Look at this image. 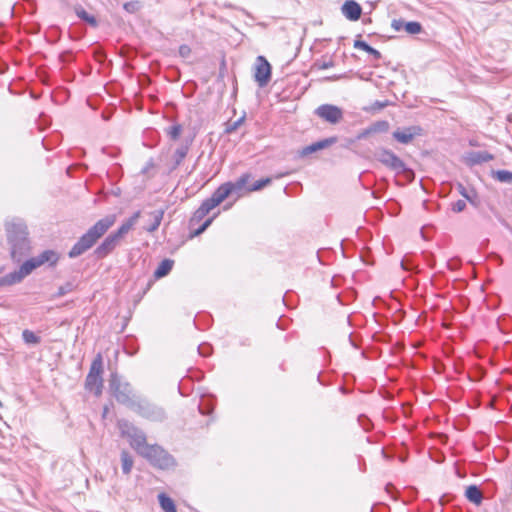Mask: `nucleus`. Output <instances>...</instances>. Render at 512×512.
<instances>
[{"label":"nucleus","instance_id":"nucleus-1","mask_svg":"<svg viewBox=\"0 0 512 512\" xmlns=\"http://www.w3.org/2000/svg\"><path fill=\"white\" fill-rule=\"evenodd\" d=\"M250 179V174H243L235 182H226L218 187L210 198L206 199L194 213L193 220H201L212 209L221 204L232 193H239L245 187Z\"/></svg>","mask_w":512,"mask_h":512},{"label":"nucleus","instance_id":"nucleus-2","mask_svg":"<svg viewBox=\"0 0 512 512\" xmlns=\"http://www.w3.org/2000/svg\"><path fill=\"white\" fill-rule=\"evenodd\" d=\"M115 221V215H108L97 221L71 248L69 257L76 258L90 249L114 225Z\"/></svg>","mask_w":512,"mask_h":512},{"label":"nucleus","instance_id":"nucleus-3","mask_svg":"<svg viewBox=\"0 0 512 512\" xmlns=\"http://www.w3.org/2000/svg\"><path fill=\"white\" fill-rule=\"evenodd\" d=\"M6 230L10 256L14 262H20L30 252L27 227L22 222H13L7 224Z\"/></svg>","mask_w":512,"mask_h":512},{"label":"nucleus","instance_id":"nucleus-4","mask_svg":"<svg viewBox=\"0 0 512 512\" xmlns=\"http://www.w3.org/2000/svg\"><path fill=\"white\" fill-rule=\"evenodd\" d=\"M118 428L121 436L126 437L129 440L131 447L136 450L138 454H141L144 448L148 446L144 432L130 422L126 420H119Z\"/></svg>","mask_w":512,"mask_h":512},{"label":"nucleus","instance_id":"nucleus-5","mask_svg":"<svg viewBox=\"0 0 512 512\" xmlns=\"http://www.w3.org/2000/svg\"><path fill=\"white\" fill-rule=\"evenodd\" d=\"M140 455L161 469H167L174 465L172 456L158 445H148Z\"/></svg>","mask_w":512,"mask_h":512},{"label":"nucleus","instance_id":"nucleus-6","mask_svg":"<svg viewBox=\"0 0 512 512\" xmlns=\"http://www.w3.org/2000/svg\"><path fill=\"white\" fill-rule=\"evenodd\" d=\"M103 362L100 354L93 360L90 371L86 377L85 387L96 396L101 395L103 388Z\"/></svg>","mask_w":512,"mask_h":512},{"label":"nucleus","instance_id":"nucleus-7","mask_svg":"<svg viewBox=\"0 0 512 512\" xmlns=\"http://www.w3.org/2000/svg\"><path fill=\"white\" fill-rule=\"evenodd\" d=\"M40 264L36 257L25 261L18 270L13 271L0 279V285L9 286L20 283L25 277L30 275Z\"/></svg>","mask_w":512,"mask_h":512},{"label":"nucleus","instance_id":"nucleus-8","mask_svg":"<svg viewBox=\"0 0 512 512\" xmlns=\"http://www.w3.org/2000/svg\"><path fill=\"white\" fill-rule=\"evenodd\" d=\"M376 158L383 165H385L386 167H388L398 173H400V172L411 173L406 168L404 162L390 150L383 149V150L379 151L376 155Z\"/></svg>","mask_w":512,"mask_h":512},{"label":"nucleus","instance_id":"nucleus-9","mask_svg":"<svg viewBox=\"0 0 512 512\" xmlns=\"http://www.w3.org/2000/svg\"><path fill=\"white\" fill-rule=\"evenodd\" d=\"M315 114L330 124H337L343 118L342 109L331 104L320 105L315 110Z\"/></svg>","mask_w":512,"mask_h":512},{"label":"nucleus","instance_id":"nucleus-10","mask_svg":"<svg viewBox=\"0 0 512 512\" xmlns=\"http://www.w3.org/2000/svg\"><path fill=\"white\" fill-rule=\"evenodd\" d=\"M254 77L260 87H264L270 81L271 66L263 56L256 58Z\"/></svg>","mask_w":512,"mask_h":512},{"label":"nucleus","instance_id":"nucleus-11","mask_svg":"<svg viewBox=\"0 0 512 512\" xmlns=\"http://www.w3.org/2000/svg\"><path fill=\"white\" fill-rule=\"evenodd\" d=\"M137 413L151 421H162L165 418L164 411L161 408L148 402L139 403Z\"/></svg>","mask_w":512,"mask_h":512},{"label":"nucleus","instance_id":"nucleus-12","mask_svg":"<svg viewBox=\"0 0 512 512\" xmlns=\"http://www.w3.org/2000/svg\"><path fill=\"white\" fill-rule=\"evenodd\" d=\"M110 389L118 402L127 403L130 400L128 385H122L116 375H112Z\"/></svg>","mask_w":512,"mask_h":512},{"label":"nucleus","instance_id":"nucleus-13","mask_svg":"<svg viewBox=\"0 0 512 512\" xmlns=\"http://www.w3.org/2000/svg\"><path fill=\"white\" fill-rule=\"evenodd\" d=\"M121 240L122 238L116 232L111 233L109 236L105 238L102 244L96 248V255L99 258L107 256L117 247Z\"/></svg>","mask_w":512,"mask_h":512},{"label":"nucleus","instance_id":"nucleus-14","mask_svg":"<svg viewBox=\"0 0 512 512\" xmlns=\"http://www.w3.org/2000/svg\"><path fill=\"white\" fill-rule=\"evenodd\" d=\"M422 129L418 126H411L403 130L393 132V137L402 144L410 143L415 136L421 135Z\"/></svg>","mask_w":512,"mask_h":512},{"label":"nucleus","instance_id":"nucleus-15","mask_svg":"<svg viewBox=\"0 0 512 512\" xmlns=\"http://www.w3.org/2000/svg\"><path fill=\"white\" fill-rule=\"evenodd\" d=\"M341 11L350 21H357L361 16L362 8L356 1L347 0L342 5Z\"/></svg>","mask_w":512,"mask_h":512},{"label":"nucleus","instance_id":"nucleus-16","mask_svg":"<svg viewBox=\"0 0 512 512\" xmlns=\"http://www.w3.org/2000/svg\"><path fill=\"white\" fill-rule=\"evenodd\" d=\"M336 142H337L336 137L326 138V139L317 141L309 146H306L305 148L302 149L300 154H301V156H307V155L317 152L319 150L325 149Z\"/></svg>","mask_w":512,"mask_h":512},{"label":"nucleus","instance_id":"nucleus-17","mask_svg":"<svg viewBox=\"0 0 512 512\" xmlns=\"http://www.w3.org/2000/svg\"><path fill=\"white\" fill-rule=\"evenodd\" d=\"M466 159L469 164L475 165L488 162L493 159V156L486 151H473L467 155Z\"/></svg>","mask_w":512,"mask_h":512},{"label":"nucleus","instance_id":"nucleus-18","mask_svg":"<svg viewBox=\"0 0 512 512\" xmlns=\"http://www.w3.org/2000/svg\"><path fill=\"white\" fill-rule=\"evenodd\" d=\"M139 218L140 212L137 211L119 227L116 233L123 239L134 228Z\"/></svg>","mask_w":512,"mask_h":512},{"label":"nucleus","instance_id":"nucleus-19","mask_svg":"<svg viewBox=\"0 0 512 512\" xmlns=\"http://www.w3.org/2000/svg\"><path fill=\"white\" fill-rule=\"evenodd\" d=\"M174 265V261L171 259H165L163 260L156 270L154 271V277L157 279H160L162 277H165L170 273Z\"/></svg>","mask_w":512,"mask_h":512},{"label":"nucleus","instance_id":"nucleus-20","mask_svg":"<svg viewBox=\"0 0 512 512\" xmlns=\"http://www.w3.org/2000/svg\"><path fill=\"white\" fill-rule=\"evenodd\" d=\"M465 496L470 502L476 505H479L483 499L481 490L475 485H470L466 488Z\"/></svg>","mask_w":512,"mask_h":512},{"label":"nucleus","instance_id":"nucleus-21","mask_svg":"<svg viewBox=\"0 0 512 512\" xmlns=\"http://www.w3.org/2000/svg\"><path fill=\"white\" fill-rule=\"evenodd\" d=\"M459 193L469 201L473 206L477 207L480 204L478 195L475 190H467L463 185H459Z\"/></svg>","mask_w":512,"mask_h":512},{"label":"nucleus","instance_id":"nucleus-22","mask_svg":"<svg viewBox=\"0 0 512 512\" xmlns=\"http://www.w3.org/2000/svg\"><path fill=\"white\" fill-rule=\"evenodd\" d=\"M36 258H37L40 266L45 263H50L51 265H54V264H56V262L59 259L57 253L52 250H46V251L42 252L39 256H37Z\"/></svg>","mask_w":512,"mask_h":512},{"label":"nucleus","instance_id":"nucleus-23","mask_svg":"<svg viewBox=\"0 0 512 512\" xmlns=\"http://www.w3.org/2000/svg\"><path fill=\"white\" fill-rule=\"evenodd\" d=\"M158 500L161 508L165 512H177L174 501L166 494L161 493L158 495Z\"/></svg>","mask_w":512,"mask_h":512},{"label":"nucleus","instance_id":"nucleus-24","mask_svg":"<svg viewBox=\"0 0 512 512\" xmlns=\"http://www.w3.org/2000/svg\"><path fill=\"white\" fill-rule=\"evenodd\" d=\"M354 47L357 48V49H362V50L366 51L367 53H369L372 56H374L375 59H380L381 58V53L378 50L374 49L373 47L369 46L364 41L356 40L354 42Z\"/></svg>","mask_w":512,"mask_h":512},{"label":"nucleus","instance_id":"nucleus-25","mask_svg":"<svg viewBox=\"0 0 512 512\" xmlns=\"http://www.w3.org/2000/svg\"><path fill=\"white\" fill-rule=\"evenodd\" d=\"M122 471L124 474H129L133 467V459L127 451L121 453Z\"/></svg>","mask_w":512,"mask_h":512},{"label":"nucleus","instance_id":"nucleus-26","mask_svg":"<svg viewBox=\"0 0 512 512\" xmlns=\"http://www.w3.org/2000/svg\"><path fill=\"white\" fill-rule=\"evenodd\" d=\"M493 177L502 183L512 184V172L508 170H498L493 172Z\"/></svg>","mask_w":512,"mask_h":512},{"label":"nucleus","instance_id":"nucleus-27","mask_svg":"<svg viewBox=\"0 0 512 512\" xmlns=\"http://www.w3.org/2000/svg\"><path fill=\"white\" fill-rule=\"evenodd\" d=\"M75 13L80 19L90 23L93 26L97 24L95 18L90 16L81 6L75 7Z\"/></svg>","mask_w":512,"mask_h":512},{"label":"nucleus","instance_id":"nucleus-28","mask_svg":"<svg viewBox=\"0 0 512 512\" xmlns=\"http://www.w3.org/2000/svg\"><path fill=\"white\" fill-rule=\"evenodd\" d=\"M23 340L27 344H38L40 343V337H38L33 331L24 330L22 333Z\"/></svg>","mask_w":512,"mask_h":512},{"label":"nucleus","instance_id":"nucleus-29","mask_svg":"<svg viewBox=\"0 0 512 512\" xmlns=\"http://www.w3.org/2000/svg\"><path fill=\"white\" fill-rule=\"evenodd\" d=\"M188 150H189L188 145H182L176 149L175 154H174L176 165H179L182 162V160L186 157Z\"/></svg>","mask_w":512,"mask_h":512},{"label":"nucleus","instance_id":"nucleus-30","mask_svg":"<svg viewBox=\"0 0 512 512\" xmlns=\"http://www.w3.org/2000/svg\"><path fill=\"white\" fill-rule=\"evenodd\" d=\"M270 183H271V178L267 177V178L256 181L252 186L247 187L246 190L248 192L259 191V190L263 189L264 187H266L267 185H269Z\"/></svg>","mask_w":512,"mask_h":512},{"label":"nucleus","instance_id":"nucleus-31","mask_svg":"<svg viewBox=\"0 0 512 512\" xmlns=\"http://www.w3.org/2000/svg\"><path fill=\"white\" fill-rule=\"evenodd\" d=\"M404 30L411 35H415L421 32L422 26L419 22H406Z\"/></svg>","mask_w":512,"mask_h":512},{"label":"nucleus","instance_id":"nucleus-32","mask_svg":"<svg viewBox=\"0 0 512 512\" xmlns=\"http://www.w3.org/2000/svg\"><path fill=\"white\" fill-rule=\"evenodd\" d=\"M153 217H154V222H152V225L149 228H147V230L149 232H153L159 227L162 217H163V211H155L153 213Z\"/></svg>","mask_w":512,"mask_h":512},{"label":"nucleus","instance_id":"nucleus-33","mask_svg":"<svg viewBox=\"0 0 512 512\" xmlns=\"http://www.w3.org/2000/svg\"><path fill=\"white\" fill-rule=\"evenodd\" d=\"M389 129V124L386 121H379L371 126L373 133L375 132H386Z\"/></svg>","mask_w":512,"mask_h":512},{"label":"nucleus","instance_id":"nucleus-34","mask_svg":"<svg viewBox=\"0 0 512 512\" xmlns=\"http://www.w3.org/2000/svg\"><path fill=\"white\" fill-rule=\"evenodd\" d=\"M243 121H244V118L242 117V118L234 121L233 123H229L226 128V132L232 133V132L236 131L238 129V127L242 124Z\"/></svg>","mask_w":512,"mask_h":512},{"label":"nucleus","instance_id":"nucleus-35","mask_svg":"<svg viewBox=\"0 0 512 512\" xmlns=\"http://www.w3.org/2000/svg\"><path fill=\"white\" fill-rule=\"evenodd\" d=\"M405 24L406 22L402 19H394L391 23V27L398 32L405 28Z\"/></svg>","mask_w":512,"mask_h":512},{"label":"nucleus","instance_id":"nucleus-36","mask_svg":"<svg viewBox=\"0 0 512 512\" xmlns=\"http://www.w3.org/2000/svg\"><path fill=\"white\" fill-rule=\"evenodd\" d=\"M179 55L184 59L189 58L191 55V48L188 45H181L179 47Z\"/></svg>","mask_w":512,"mask_h":512},{"label":"nucleus","instance_id":"nucleus-37","mask_svg":"<svg viewBox=\"0 0 512 512\" xmlns=\"http://www.w3.org/2000/svg\"><path fill=\"white\" fill-rule=\"evenodd\" d=\"M181 134V126L175 125L169 128V135L172 139H177Z\"/></svg>","mask_w":512,"mask_h":512},{"label":"nucleus","instance_id":"nucleus-38","mask_svg":"<svg viewBox=\"0 0 512 512\" xmlns=\"http://www.w3.org/2000/svg\"><path fill=\"white\" fill-rule=\"evenodd\" d=\"M213 221V218H209L207 219L200 228H198L195 232H194V235L195 236H198L200 235L201 233H203L212 223Z\"/></svg>","mask_w":512,"mask_h":512},{"label":"nucleus","instance_id":"nucleus-39","mask_svg":"<svg viewBox=\"0 0 512 512\" xmlns=\"http://www.w3.org/2000/svg\"><path fill=\"white\" fill-rule=\"evenodd\" d=\"M71 290H72V284L67 283V284H66V285H64V286L59 287V289H58V292H57L56 296H58V297L63 296V295H65L66 293L70 292Z\"/></svg>","mask_w":512,"mask_h":512},{"label":"nucleus","instance_id":"nucleus-40","mask_svg":"<svg viewBox=\"0 0 512 512\" xmlns=\"http://www.w3.org/2000/svg\"><path fill=\"white\" fill-rule=\"evenodd\" d=\"M465 207H466L465 201L458 200L457 202H455L453 204V208L452 209H453L454 212L459 213V212H462L465 209Z\"/></svg>","mask_w":512,"mask_h":512},{"label":"nucleus","instance_id":"nucleus-41","mask_svg":"<svg viewBox=\"0 0 512 512\" xmlns=\"http://www.w3.org/2000/svg\"><path fill=\"white\" fill-rule=\"evenodd\" d=\"M139 8V2H128L124 4V9L128 12H134Z\"/></svg>","mask_w":512,"mask_h":512},{"label":"nucleus","instance_id":"nucleus-42","mask_svg":"<svg viewBox=\"0 0 512 512\" xmlns=\"http://www.w3.org/2000/svg\"><path fill=\"white\" fill-rule=\"evenodd\" d=\"M315 66L318 67L319 69H328V68L334 66V62L333 61H324L322 63H316Z\"/></svg>","mask_w":512,"mask_h":512},{"label":"nucleus","instance_id":"nucleus-43","mask_svg":"<svg viewBox=\"0 0 512 512\" xmlns=\"http://www.w3.org/2000/svg\"><path fill=\"white\" fill-rule=\"evenodd\" d=\"M373 133L372 130H371V127L362 131L358 136H357V139H363V138H366L369 134Z\"/></svg>","mask_w":512,"mask_h":512},{"label":"nucleus","instance_id":"nucleus-44","mask_svg":"<svg viewBox=\"0 0 512 512\" xmlns=\"http://www.w3.org/2000/svg\"><path fill=\"white\" fill-rule=\"evenodd\" d=\"M401 266H402V268H403V269H405V270L410 269V268L408 267L407 263H406L404 260L401 262Z\"/></svg>","mask_w":512,"mask_h":512},{"label":"nucleus","instance_id":"nucleus-45","mask_svg":"<svg viewBox=\"0 0 512 512\" xmlns=\"http://www.w3.org/2000/svg\"><path fill=\"white\" fill-rule=\"evenodd\" d=\"M2 272V269L0 268V273Z\"/></svg>","mask_w":512,"mask_h":512}]
</instances>
